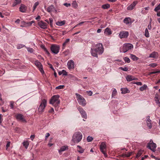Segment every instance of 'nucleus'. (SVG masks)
I'll use <instances>...</instances> for the list:
<instances>
[{"label": "nucleus", "instance_id": "nucleus-24", "mask_svg": "<svg viewBox=\"0 0 160 160\" xmlns=\"http://www.w3.org/2000/svg\"><path fill=\"white\" fill-rule=\"evenodd\" d=\"M104 33L106 35H109L112 34V32L109 28H107L104 30Z\"/></svg>", "mask_w": 160, "mask_h": 160}, {"label": "nucleus", "instance_id": "nucleus-21", "mask_svg": "<svg viewBox=\"0 0 160 160\" xmlns=\"http://www.w3.org/2000/svg\"><path fill=\"white\" fill-rule=\"evenodd\" d=\"M147 123L148 127L149 129H151L152 127V125L151 123V120L150 119V116H148L147 118Z\"/></svg>", "mask_w": 160, "mask_h": 160}, {"label": "nucleus", "instance_id": "nucleus-50", "mask_svg": "<svg viewBox=\"0 0 160 160\" xmlns=\"http://www.w3.org/2000/svg\"><path fill=\"white\" fill-rule=\"evenodd\" d=\"M132 153V152H128L126 153V157H130Z\"/></svg>", "mask_w": 160, "mask_h": 160}, {"label": "nucleus", "instance_id": "nucleus-29", "mask_svg": "<svg viewBox=\"0 0 160 160\" xmlns=\"http://www.w3.org/2000/svg\"><path fill=\"white\" fill-rule=\"evenodd\" d=\"M77 147L79 149V150H78V152L81 153H82L83 152L84 150V149H83L79 145H78Z\"/></svg>", "mask_w": 160, "mask_h": 160}, {"label": "nucleus", "instance_id": "nucleus-23", "mask_svg": "<svg viewBox=\"0 0 160 160\" xmlns=\"http://www.w3.org/2000/svg\"><path fill=\"white\" fill-rule=\"evenodd\" d=\"M126 79L128 81H131L134 80H137V78H135L132 76L128 75L126 77Z\"/></svg>", "mask_w": 160, "mask_h": 160}, {"label": "nucleus", "instance_id": "nucleus-55", "mask_svg": "<svg viewBox=\"0 0 160 160\" xmlns=\"http://www.w3.org/2000/svg\"><path fill=\"white\" fill-rule=\"evenodd\" d=\"M148 29L149 30H151L152 28L151 24H150V22L149 23V24L148 26Z\"/></svg>", "mask_w": 160, "mask_h": 160}, {"label": "nucleus", "instance_id": "nucleus-9", "mask_svg": "<svg viewBox=\"0 0 160 160\" xmlns=\"http://www.w3.org/2000/svg\"><path fill=\"white\" fill-rule=\"evenodd\" d=\"M106 145L104 142H102L100 144V151L103 153L105 157H108L107 154L106 152Z\"/></svg>", "mask_w": 160, "mask_h": 160}, {"label": "nucleus", "instance_id": "nucleus-58", "mask_svg": "<svg viewBox=\"0 0 160 160\" xmlns=\"http://www.w3.org/2000/svg\"><path fill=\"white\" fill-rule=\"evenodd\" d=\"M84 22H81L77 24L75 26V27H76L78 26L81 25L82 24H83Z\"/></svg>", "mask_w": 160, "mask_h": 160}, {"label": "nucleus", "instance_id": "nucleus-18", "mask_svg": "<svg viewBox=\"0 0 160 160\" xmlns=\"http://www.w3.org/2000/svg\"><path fill=\"white\" fill-rule=\"evenodd\" d=\"M158 56L159 55L158 52H153L150 54L148 57L150 58H157L158 57Z\"/></svg>", "mask_w": 160, "mask_h": 160}, {"label": "nucleus", "instance_id": "nucleus-51", "mask_svg": "<svg viewBox=\"0 0 160 160\" xmlns=\"http://www.w3.org/2000/svg\"><path fill=\"white\" fill-rule=\"evenodd\" d=\"M43 49L44 51L46 52V53L48 55L50 54V53L48 50H47L46 48H45L44 47H43Z\"/></svg>", "mask_w": 160, "mask_h": 160}, {"label": "nucleus", "instance_id": "nucleus-19", "mask_svg": "<svg viewBox=\"0 0 160 160\" xmlns=\"http://www.w3.org/2000/svg\"><path fill=\"white\" fill-rule=\"evenodd\" d=\"M123 22L126 25L131 24L132 22H131V20L130 18L127 17L125 18L123 20Z\"/></svg>", "mask_w": 160, "mask_h": 160}, {"label": "nucleus", "instance_id": "nucleus-10", "mask_svg": "<svg viewBox=\"0 0 160 160\" xmlns=\"http://www.w3.org/2000/svg\"><path fill=\"white\" fill-rule=\"evenodd\" d=\"M35 64L38 68L39 70L42 74L44 73V71L43 70V66L41 63L38 60L35 61Z\"/></svg>", "mask_w": 160, "mask_h": 160}, {"label": "nucleus", "instance_id": "nucleus-62", "mask_svg": "<svg viewBox=\"0 0 160 160\" xmlns=\"http://www.w3.org/2000/svg\"><path fill=\"white\" fill-rule=\"evenodd\" d=\"M2 120L3 119L2 117V114H0V124L2 123Z\"/></svg>", "mask_w": 160, "mask_h": 160}, {"label": "nucleus", "instance_id": "nucleus-59", "mask_svg": "<svg viewBox=\"0 0 160 160\" xmlns=\"http://www.w3.org/2000/svg\"><path fill=\"white\" fill-rule=\"evenodd\" d=\"M49 20L50 21V22L51 23V26L53 21V19L52 18H50L49 19Z\"/></svg>", "mask_w": 160, "mask_h": 160}, {"label": "nucleus", "instance_id": "nucleus-46", "mask_svg": "<svg viewBox=\"0 0 160 160\" xmlns=\"http://www.w3.org/2000/svg\"><path fill=\"white\" fill-rule=\"evenodd\" d=\"M157 65L158 64L157 63H151L149 65V66L152 68H155L156 67Z\"/></svg>", "mask_w": 160, "mask_h": 160}, {"label": "nucleus", "instance_id": "nucleus-11", "mask_svg": "<svg viewBox=\"0 0 160 160\" xmlns=\"http://www.w3.org/2000/svg\"><path fill=\"white\" fill-rule=\"evenodd\" d=\"M129 35V32L128 31H122L120 32L118 37L120 38H127Z\"/></svg>", "mask_w": 160, "mask_h": 160}, {"label": "nucleus", "instance_id": "nucleus-12", "mask_svg": "<svg viewBox=\"0 0 160 160\" xmlns=\"http://www.w3.org/2000/svg\"><path fill=\"white\" fill-rule=\"evenodd\" d=\"M78 109L81 113L82 117L86 119L87 118V115L85 111L80 107L78 108Z\"/></svg>", "mask_w": 160, "mask_h": 160}, {"label": "nucleus", "instance_id": "nucleus-25", "mask_svg": "<svg viewBox=\"0 0 160 160\" xmlns=\"http://www.w3.org/2000/svg\"><path fill=\"white\" fill-rule=\"evenodd\" d=\"M130 58L134 61H136L138 60L139 58L135 55L132 54H130Z\"/></svg>", "mask_w": 160, "mask_h": 160}, {"label": "nucleus", "instance_id": "nucleus-14", "mask_svg": "<svg viewBox=\"0 0 160 160\" xmlns=\"http://www.w3.org/2000/svg\"><path fill=\"white\" fill-rule=\"evenodd\" d=\"M67 65L69 69H74V63L73 61L72 60H70L68 61Z\"/></svg>", "mask_w": 160, "mask_h": 160}, {"label": "nucleus", "instance_id": "nucleus-22", "mask_svg": "<svg viewBox=\"0 0 160 160\" xmlns=\"http://www.w3.org/2000/svg\"><path fill=\"white\" fill-rule=\"evenodd\" d=\"M68 149V147L67 146H64L62 147L60 149L58 150L59 152L60 153L61 152L67 150Z\"/></svg>", "mask_w": 160, "mask_h": 160}, {"label": "nucleus", "instance_id": "nucleus-64", "mask_svg": "<svg viewBox=\"0 0 160 160\" xmlns=\"http://www.w3.org/2000/svg\"><path fill=\"white\" fill-rule=\"evenodd\" d=\"M20 22V20L19 19H17L16 21H15V22L17 23H19Z\"/></svg>", "mask_w": 160, "mask_h": 160}, {"label": "nucleus", "instance_id": "nucleus-35", "mask_svg": "<svg viewBox=\"0 0 160 160\" xmlns=\"http://www.w3.org/2000/svg\"><path fill=\"white\" fill-rule=\"evenodd\" d=\"M70 41V39L69 38L67 39L65 42L62 44L63 48L65 47L66 44L68 43Z\"/></svg>", "mask_w": 160, "mask_h": 160}, {"label": "nucleus", "instance_id": "nucleus-2", "mask_svg": "<svg viewBox=\"0 0 160 160\" xmlns=\"http://www.w3.org/2000/svg\"><path fill=\"white\" fill-rule=\"evenodd\" d=\"M82 137V134L81 132H75L73 135L72 139L71 145L73 146L75 143H78L81 140Z\"/></svg>", "mask_w": 160, "mask_h": 160}, {"label": "nucleus", "instance_id": "nucleus-43", "mask_svg": "<svg viewBox=\"0 0 160 160\" xmlns=\"http://www.w3.org/2000/svg\"><path fill=\"white\" fill-rule=\"evenodd\" d=\"M39 4V2H37L35 3L33 7V12H34L36 8V7H37V6Z\"/></svg>", "mask_w": 160, "mask_h": 160}, {"label": "nucleus", "instance_id": "nucleus-27", "mask_svg": "<svg viewBox=\"0 0 160 160\" xmlns=\"http://www.w3.org/2000/svg\"><path fill=\"white\" fill-rule=\"evenodd\" d=\"M21 2V0H15L12 4L13 7H15L17 5L19 4Z\"/></svg>", "mask_w": 160, "mask_h": 160}, {"label": "nucleus", "instance_id": "nucleus-61", "mask_svg": "<svg viewBox=\"0 0 160 160\" xmlns=\"http://www.w3.org/2000/svg\"><path fill=\"white\" fill-rule=\"evenodd\" d=\"M50 136V134L47 132L46 133V135H45V139H47V138Z\"/></svg>", "mask_w": 160, "mask_h": 160}, {"label": "nucleus", "instance_id": "nucleus-17", "mask_svg": "<svg viewBox=\"0 0 160 160\" xmlns=\"http://www.w3.org/2000/svg\"><path fill=\"white\" fill-rule=\"evenodd\" d=\"M16 118L19 121L22 122H26V121L24 118L23 115L21 114H18L16 115Z\"/></svg>", "mask_w": 160, "mask_h": 160}, {"label": "nucleus", "instance_id": "nucleus-8", "mask_svg": "<svg viewBox=\"0 0 160 160\" xmlns=\"http://www.w3.org/2000/svg\"><path fill=\"white\" fill-rule=\"evenodd\" d=\"M50 49L52 53L57 54L59 52L60 46L56 44H52L51 46Z\"/></svg>", "mask_w": 160, "mask_h": 160}, {"label": "nucleus", "instance_id": "nucleus-52", "mask_svg": "<svg viewBox=\"0 0 160 160\" xmlns=\"http://www.w3.org/2000/svg\"><path fill=\"white\" fill-rule=\"evenodd\" d=\"M63 5L66 7H68L71 6V4L69 3H65L63 4Z\"/></svg>", "mask_w": 160, "mask_h": 160}, {"label": "nucleus", "instance_id": "nucleus-7", "mask_svg": "<svg viewBox=\"0 0 160 160\" xmlns=\"http://www.w3.org/2000/svg\"><path fill=\"white\" fill-rule=\"evenodd\" d=\"M156 143H154L152 140H150L148 144L147 147L153 152H155L156 151Z\"/></svg>", "mask_w": 160, "mask_h": 160}, {"label": "nucleus", "instance_id": "nucleus-16", "mask_svg": "<svg viewBox=\"0 0 160 160\" xmlns=\"http://www.w3.org/2000/svg\"><path fill=\"white\" fill-rule=\"evenodd\" d=\"M47 11L49 13L51 12L54 11L56 12H57V10L55 9V7L53 5H51L49 6L47 8Z\"/></svg>", "mask_w": 160, "mask_h": 160}, {"label": "nucleus", "instance_id": "nucleus-42", "mask_svg": "<svg viewBox=\"0 0 160 160\" xmlns=\"http://www.w3.org/2000/svg\"><path fill=\"white\" fill-rule=\"evenodd\" d=\"M155 98L156 99H155V101L156 103L159 107H160V102L158 99V97H157L156 95H155Z\"/></svg>", "mask_w": 160, "mask_h": 160}, {"label": "nucleus", "instance_id": "nucleus-33", "mask_svg": "<svg viewBox=\"0 0 160 160\" xmlns=\"http://www.w3.org/2000/svg\"><path fill=\"white\" fill-rule=\"evenodd\" d=\"M58 74L59 75H60L62 74L66 76L67 75V72L64 70H62V71L59 72H58Z\"/></svg>", "mask_w": 160, "mask_h": 160}, {"label": "nucleus", "instance_id": "nucleus-28", "mask_svg": "<svg viewBox=\"0 0 160 160\" xmlns=\"http://www.w3.org/2000/svg\"><path fill=\"white\" fill-rule=\"evenodd\" d=\"M110 7V4L108 3L103 4L102 6V8L104 9H108Z\"/></svg>", "mask_w": 160, "mask_h": 160}, {"label": "nucleus", "instance_id": "nucleus-32", "mask_svg": "<svg viewBox=\"0 0 160 160\" xmlns=\"http://www.w3.org/2000/svg\"><path fill=\"white\" fill-rule=\"evenodd\" d=\"M72 6L73 8H76L78 7V4L76 1H73L72 3Z\"/></svg>", "mask_w": 160, "mask_h": 160}, {"label": "nucleus", "instance_id": "nucleus-4", "mask_svg": "<svg viewBox=\"0 0 160 160\" xmlns=\"http://www.w3.org/2000/svg\"><path fill=\"white\" fill-rule=\"evenodd\" d=\"M59 97L58 95L53 96L50 99V103L55 107H58L60 102L59 99Z\"/></svg>", "mask_w": 160, "mask_h": 160}, {"label": "nucleus", "instance_id": "nucleus-6", "mask_svg": "<svg viewBox=\"0 0 160 160\" xmlns=\"http://www.w3.org/2000/svg\"><path fill=\"white\" fill-rule=\"evenodd\" d=\"M47 101L45 99L42 100L41 102L39 105L38 111L40 113L43 112L47 105Z\"/></svg>", "mask_w": 160, "mask_h": 160}, {"label": "nucleus", "instance_id": "nucleus-3", "mask_svg": "<svg viewBox=\"0 0 160 160\" xmlns=\"http://www.w3.org/2000/svg\"><path fill=\"white\" fill-rule=\"evenodd\" d=\"M133 48L132 44L130 43H126L123 45L122 47L120 48V52L125 53L128 51L132 49Z\"/></svg>", "mask_w": 160, "mask_h": 160}, {"label": "nucleus", "instance_id": "nucleus-54", "mask_svg": "<svg viewBox=\"0 0 160 160\" xmlns=\"http://www.w3.org/2000/svg\"><path fill=\"white\" fill-rule=\"evenodd\" d=\"M159 72H160V71L152 72H151L149 73V74L151 75V74H156V73H158Z\"/></svg>", "mask_w": 160, "mask_h": 160}, {"label": "nucleus", "instance_id": "nucleus-56", "mask_svg": "<svg viewBox=\"0 0 160 160\" xmlns=\"http://www.w3.org/2000/svg\"><path fill=\"white\" fill-rule=\"evenodd\" d=\"M10 142H8L6 145V149H7L10 146Z\"/></svg>", "mask_w": 160, "mask_h": 160}, {"label": "nucleus", "instance_id": "nucleus-36", "mask_svg": "<svg viewBox=\"0 0 160 160\" xmlns=\"http://www.w3.org/2000/svg\"><path fill=\"white\" fill-rule=\"evenodd\" d=\"M117 93V91L116 89L114 88L113 90L112 94V97L114 98Z\"/></svg>", "mask_w": 160, "mask_h": 160}, {"label": "nucleus", "instance_id": "nucleus-26", "mask_svg": "<svg viewBox=\"0 0 160 160\" xmlns=\"http://www.w3.org/2000/svg\"><path fill=\"white\" fill-rule=\"evenodd\" d=\"M66 21L65 20L62 21H58L56 22V24L58 26H62L65 24Z\"/></svg>", "mask_w": 160, "mask_h": 160}, {"label": "nucleus", "instance_id": "nucleus-30", "mask_svg": "<svg viewBox=\"0 0 160 160\" xmlns=\"http://www.w3.org/2000/svg\"><path fill=\"white\" fill-rule=\"evenodd\" d=\"M148 88L146 84H144L139 89L140 91H142L146 90V88Z\"/></svg>", "mask_w": 160, "mask_h": 160}, {"label": "nucleus", "instance_id": "nucleus-60", "mask_svg": "<svg viewBox=\"0 0 160 160\" xmlns=\"http://www.w3.org/2000/svg\"><path fill=\"white\" fill-rule=\"evenodd\" d=\"M2 112H7L8 110V109H3V107H2Z\"/></svg>", "mask_w": 160, "mask_h": 160}, {"label": "nucleus", "instance_id": "nucleus-34", "mask_svg": "<svg viewBox=\"0 0 160 160\" xmlns=\"http://www.w3.org/2000/svg\"><path fill=\"white\" fill-rule=\"evenodd\" d=\"M25 48L27 49V51L28 52H30L31 53H32L34 51L33 49L31 48L27 47H25Z\"/></svg>", "mask_w": 160, "mask_h": 160}, {"label": "nucleus", "instance_id": "nucleus-45", "mask_svg": "<svg viewBox=\"0 0 160 160\" xmlns=\"http://www.w3.org/2000/svg\"><path fill=\"white\" fill-rule=\"evenodd\" d=\"M159 10H160V3L154 8V11L155 12H158Z\"/></svg>", "mask_w": 160, "mask_h": 160}, {"label": "nucleus", "instance_id": "nucleus-48", "mask_svg": "<svg viewBox=\"0 0 160 160\" xmlns=\"http://www.w3.org/2000/svg\"><path fill=\"white\" fill-rule=\"evenodd\" d=\"M10 106L11 107V108L12 109H13L14 106V102L13 101H11L10 102Z\"/></svg>", "mask_w": 160, "mask_h": 160}, {"label": "nucleus", "instance_id": "nucleus-20", "mask_svg": "<svg viewBox=\"0 0 160 160\" xmlns=\"http://www.w3.org/2000/svg\"><path fill=\"white\" fill-rule=\"evenodd\" d=\"M19 10L22 12H25L27 10V7L23 4H21L19 7Z\"/></svg>", "mask_w": 160, "mask_h": 160}, {"label": "nucleus", "instance_id": "nucleus-31", "mask_svg": "<svg viewBox=\"0 0 160 160\" xmlns=\"http://www.w3.org/2000/svg\"><path fill=\"white\" fill-rule=\"evenodd\" d=\"M121 90L122 91V93L123 94H125L128 92V89L127 88H121Z\"/></svg>", "mask_w": 160, "mask_h": 160}, {"label": "nucleus", "instance_id": "nucleus-53", "mask_svg": "<svg viewBox=\"0 0 160 160\" xmlns=\"http://www.w3.org/2000/svg\"><path fill=\"white\" fill-rule=\"evenodd\" d=\"M88 93V94L90 96H91L92 94V92L91 91H87Z\"/></svg>", "mask_w": 160, "mask_h": 160}, {"label": "nucleus", "instance_id": "nucleus-13", "mask_svg": "<svg viewBox=\"0 0 160 160\" xmlns=\"http://www.w3.org/2000/svg\"><path fill=\"white\" fill-rule=\"evenodd\" d=\"M138 3V1H134L132 3L127 7V9L129 11H131L133 10Z\"/></svg>", "mask_w": 160, "mask_h": 160}, {"label": "nucleus", "instance_id": "nucleus-38", "mask_svg": "<svg viewBox=\"0 0 160 160\" xmlns=\"http://www.w3.org/2000/svg\"><path fill=\"white\" fill-rule=\"evenodd\" d=\"M123 60L125 62L129 63L130 62V59L128 57H125L123 58Z\"/></svg>", "mask_w": 160, "mask_h": 160}, {"label": "nucleus", "instance_id": "nucleus-15", "mask_svg": "<svg viewBox=\"0 0 160 160\" xmlns=\"http://www.w3.org/2000/svg\"><path fill=\"white\" fill-rule=\"evenodd\" d=\"M38 25L41 28L46 29L47 28V24L43 22L42 21H41L38 22Z\"/></svg>", "mask_w": 160, "mask_h": 160}, {"label": "nucleus", "instance_id": "nucleus-41", "mask_svg": "<svg viewBox=\"0 0 160 160\" xmlns=\"http://www.w3.org/2000/svg\"><path fill=\"white\" fill-rule=\"evenodd\" d=\"M145 35L147 38H148L149 37V34L147 28H146L145 30Z\"/></svg>", "mask_w": 160, "mask_h": 160}, {"label": "nucleus", "instance_id": "nucleus-44", "mask_svg": "<svg viewBox=\"0 0 160 160\" xmlns=\"http://www.w3.org/2000/svg\"><path fill=\"white\" fill-rule=\"evenodd\" d=\"M119 69L122 70L124 71H127L128 70V68L126 67H120L119 68Z\"/></svg>", "mask_w": 160, "mask_h": 160}, {"label": "nucleus", "instance_id": "nucleus-49", "mask_svg": "<svg viewBox=\"0 0 160 160\" xmlns=\"http://www.w3.org/2000/svg\"><path fill=\"white\" fill-rule=\"evenodd\" d=\"M64 86L63 85H60L56 88V89H60L63 88Z\"/></svg>", "mask_w": 160, "mask_h": 160}, {"label": "nucleus", "instance_id": "nucleus-1", "mask_svg": "<svg viewBox=\"0 0 160 160\" xmlns=\"http://www.w3.org/2000/svg\"><path fill=\"white\" fill-rule=\"evenodd\" d=\"M104 48L102 43H98L95 45V47H93V48H91V53L92 55L95 57L98 58V54L99 55H102L103 52Z\"/></svg>", "mask_w": 160, "mask_h": 160}, {"label": "nucleus", "instance_id": "nucleus-47", "mask_svg": "<svg viewBox=\"0 0 160 160\" xmlns=\"http://www.w3.org/2000/svg\"><path fill=\"white\" fill-rule=\"evenodd\" d=\"M93 140V138L92 137L88 136L87 138V141L88 142H91Z\"/></svg>", "mask_w": 160, "mask_h": 160}, {"label": "nucleus", "instance_id": "nucleus-39", "mask_svg": "<svg viewBox=\"0 0 160 160\" xmlns=\"http://www.w3.org/2000/svg\"><path fill=\"white\" fill-rule=\"evenodd\" d=\"M24 47H25L26 46L23 44H20L17 46V48L18 49H20Z\"/></svg>", "mask_w": 160, "mask_h": 160}, {"label": "nucleus", "instance_id": "nucleus-40", "mask_svg": "<svg viewBox=\"0 0 160 160\" xmlns=\"http://www.w3.org/2000/svg\"><path fill=\"white\" fill-rule=\"evenodd\" d=\"M23 145L25 147L26 149H27L29 145V143L28 141L24 142L23 143Z\"/></svg>", "mask_w": 160, "mask_h": 160}, {"label": "nucleus", "instance_id": "nucleus-63", "mask_svg": "<svg viewBox=\"0 0 160 160\" xmlns=\"http://www.w3.org/2000/svg\"><path fill=\"white\" fill-rule=\"evenodd\" d=\"M41 19V17L40 16H38L35 18V19L37 20H39Z\"/></svg>", "mask_w": 160, "mask_h": 160}, {"label": "nucleus", "instance_id": "nucleus-57", "mask_svg": "<svg viewBox=\"0 0 160 160\" xmlns=\"http://www.w3.org/2000/svg\"><path fill=\"white\" fill-rule=\"evenodd\" d=\"M135 84H136L138 85L141 86L142 85V83L141 82H136Z\"/></svg>", "mask_w": 160, "mask_h": 160}, {"label": "nucleus", "instance_id": "nucleus-37", "mask_svg": "<svg viewBox=\"0 0 160 160\" xmlns=\"http://www.w3.org/2000/svg\"><path fill=\"white\" fill-rule=\"evenodd\" d=\"M142 152H143V151L141 150H139L138 152V153H137V154L136 155V157L137 158H139L142 154Z\"/></svg>", "mask_w": 160, "mask_h": 160}, {"label": "nucleus", "instance_id": "nucleus-5", "mask_svg": "<svg viewBox=\"0 0 160 160\" xmlns=\"http://www.w3.org/2000/svg\"><path fill=\"white\" fill-rule=\"evenodd\" d=\"M75 95L76 96L77 100L79 104L82 106H85L86 105V103L84 98L79 94L76 93Z\"/></svg>", "mask_w": 160, "mask_h": 160}]
</instances>
